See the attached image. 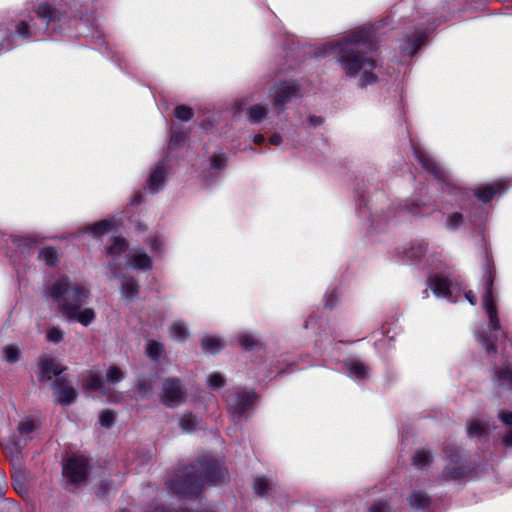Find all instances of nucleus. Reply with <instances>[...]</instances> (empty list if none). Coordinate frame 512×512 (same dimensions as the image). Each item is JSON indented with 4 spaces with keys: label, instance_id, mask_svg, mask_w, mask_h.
Returning <instances> with one entry per match:
<instances>
[{
    "label": "nucleus",
    "instance_id": "obj_39",
    "mask_svg": "<svg viewBox=\"0 0 512 512\" xmlns=\"http://www.w3.org/2000/svg\"><path fill=\"white\" fill-rule=\"evenodd\" d=\"M239 343L243 348L250 349L256 344V340L248 334H243L239 337Z\"/></svg>",
    "mask_w": 512,
    "mask_h": 512
},
{
    "label": "nucleus",
    "instance_id": "obj_10",
    "mask_svg": "<svg viewBox=\"0 0 512 512\" xmlns=\"http://www.w3.org/2000/svg\"><path fill=\"white\" fill-rule=\"evenodd\" d=\"M430 286L433 293L438 297H447L449 295V282L440 275H434L430 279Z\"/></svg>",
    "mask_w": 512,
    "mask_h": 512
},
{
    "label": "nucleus",
    "instance_id": "obj_50",
    "mask_svg": "<svg viewBox=\"0 0 512 512\" xmlns=\"http://www.w3.org/2000/svg\"><path fill=\"white\" fill-rule=\"evenodd\" d=\"M466 298L468 299V301H469L472 305H474V304H475V302H476V301H475V297H474V295H473V293H472L471 291H470V292H468V293L466 294Z\"/></svg>",
    "mask_w": 512,
    "mask_h": 512
},
{
    "label": "nucleus",
    "instance_id": "obj_31",
    "mask_svg": "<svg viewBox=\"0 0 512 512\" xmlns=\"http://www.w3.org/2000/svg\"><path fill=\"white\" fill-rule=\"evenodd\" d=\"M180 426L186 432L192 431L196 426V419L192 415H184L180 419Z\"/></svg>",
    "mask_w": 512,
    "mask_h": 512
},
{
    "label": "nucleus",
    "instance_id": "obj_48",
    "mask_svg": "<svg viewBox=\"0 0 512 512\" xmlns=\"http://www.w3.org/2000/svg\"><path fill=\"white\" fill-rule=\"evenodd\" d=\"M270 142L274 145H279L281 143V137L279 135H274L270 138Z\"/></svg>",
    "mask_w": 512,
    "mask_h": 512
},
{
    "label": "nucleus",
    "instance_id": "obj_2",
    "mask_svg": "<svg viewBox=\"0 0 512 512\" xmlns=\"http://www.w3.org/2000/svg\"><path fill=\"white\" fill-rule=\"evenodd\" d=\"M39 374L38 380L48 384L53 390L56 402L64 404V374L60 360H56L48 354L39 357L38 360Z\"/></svg>",
    "mask_w": 512,
    "mask_h": 512
},
{
    "label": "nucleus",
    "instance_id": "obj_4",
    "mask_svg": "<svg viewBox=\"0 0 512 512\" xmlns=\"http://www.w3.org/2000/svg\"><path fill=\"white\" fill-rule=\"evenodd\" d=\"M88 463L83 456H73L66 461V479L78 483L86 479Z\"/></svg>",
    "mask_w": 512,
    "mask_h": 512
},
{
    "label": "nucleus",
    "instance_id": "obj_7",
    "mask_svg": "<svg viewBox=\"0 0 512 512\" xmlns=\"http://www.w3.org/2000/svg\"><path fill=\"white\" fill-rule=\"evenodd\" d=\"M491 284H492V281H490L489 287L487 288V291L484 295L483 304H484L486 313L489 316L491 327L494 330H499L500 329V321L497 317L496 306L493 302Z\"/></svg>",
    "mask_w": 512,
    "mask_h": 512
},
{
    "label": "nucleus",
    "instance_id": "obj_22",
    "mask_svg": "<svg viewBox=\"0 0 512 512\" xmlns=\"http://www.w3.org/2000/svg\"><path fill=\"white\" fill-rule=\"evenodd\" d=\"M249 119L254 122L258 123L261 121L264 116L266 115V109L262 105H254L248 110Z\"/></svg>",
    "mask_w": 512,
    "mask_h": 512
},
{
    "label": "nucleus",
    "instance_id": "obj_32",
    "mask_svg": "<svg viewBox=\"0 0 512 512\" xmlns=\"http://www.w3.org/2000/svg\"><path fill=\"white\" fill-rule=\"evenodd\" d=\"M207 384L212 389H218L223 386L224 379L220 374L213 373L208 376Z\"/></svg>",
    "mask_w": 512,
    "mask_h": 512
},
{
    "label": "nucleus",
    "instance_id": "obj_30",
    "mask_svg": "<svg viewBox=\"0 0 512 512\" xmlns=\"http://www.w3.org/2000/svg\"><path fill=\"white\" fill-rule=\"evenodd\" d=\"M175 116L182 121H188L192 118L193 112L187 106H178L175 109Z\"/></svg>",
    "mask_w": 512,
    "mask_h": 512
},
{
    "label": "nucleus",
    "instance_id": "obj_29",
    "mask_svg": "<svg viewBox=\"0 0 512 512\" xmlns=\"http://www.w3.org/2000/svg\"><path fill=\"white\" fill-rule=\"evenodd\" d=\"M351 375H353L356 378H362L366 375V368L365 366L360 362H353L348 367Z\"/></svg>",
    "mask_w": 512,
    "mask_h": 512
},
{
    "label": "nucleus",
    "instance_id": "obj_24",
    "mask_svg": "<svg viewBox=\"0 0 512 512\" xmlns=\"http://www.w3.org/2000/svg\"><path fill=\"white\" fill-rule=\"evenodd\" d=\"M147 354L151 359H157L163 352V345L156 341H149L147 343Z\"/></svg>",
    "mask_w": 512,
    "mask_h": 512
},
{
    "label": "nucleus",
    "instance_id": "obj_49",
    "mask_svg": "<svg viewBox=\"0 0 512 512\" xmlns=\"http://www.w3.org/2000/svg\"><path fill=\"white\" fill-rule=\"evenodd\" d=\"M241 396H237L233 399H230V405L233 406V405H240L241 404Z\"/></svg>",
    "mask_w": 512,
    "mask_h": 512
},
{
    "label": "nucleus",
    "instance_id": "obj_44",
    "mask_svg": "<svg viewBox=\"0 0 512 512\" xmlns=\"http://www.w3.org/2000/svg\"><path fill=\"white\" fill-rule=\"evenodd\" d=\"M225 161L226 159L224 155H214L211 159V164L215 168H221L224 165Z\"/></svg>",
    "mask_w": 512,
    "mask_h": 512
},
{
    "label": "nucleus",
    "instance_id": "obj_16",
    "mask_svg": "<svg viewBox=\"0 0 512 512\" xmlns=\"http://www.w3.org/2000/svg\"><path fill=\"white\" fill-rule=\"evenodd\" d=\"M203 350L209 353H216L222 347L221 341L214 336H206L202 340Z\"/></svg>",
    "mask_w": 512,
    "mask_h": 512
},
{
    "label": "nucleus",
    "instance_id": "obj_41",
    "mask_svg": "<svg viewBox=\"0 0 512 512\" xmlns=\"http://www.w3.org/2000/svg\"><path fill=\"white\" fill-rule=\"evenodd\" d=\"M448 226L450 228H456L462 223V215L459 213H453L448 217Z\"/></svg>",
    "mask_w": 512,
    "mask_h": 512
},
{
    "label": "nucleus",
    "instance_id": "obj_1",
    "mask_svg": "<svg viewBox=\"0 0 512 512\" xmlns=\"http://www.w3.org/2000/svg\"><path fill=\"white\" fill-rule=\"evenodd\" d=\"M363 43L361 36H353L338 44H329L328 48L335 55L347 75L360 78L363 86L374 83L375 76L371 73L374 62L363 57Z\"/></svg>",
    "mask_w": 512,
    "mask_h": 512
},
{
    "label": "nucleus",
    "instance_id": "obj_6",
    "mask_svg": "<svg viewBox=\"0 0 512 512\" xmlns=\"http://www.w3.org/2000/svg\"><path fill=\"white\" fill-rule=\"evenodd\" d=\"M296 95V89L293 84L283 83L273 89L274 104L282 106Z\"/></svg>",
    "mask_w": 512,
    "mask_h": 512
},
{
    "label": "nucleus",
    "instance_id": "obj_36",
    "mask_svg": "<svg viewBox=\"0 0 512 512\" xmlns=\"http://www.w3.org/2000/svg\"><path fill=\"white\" fill-rule=\"evenodd\" d=\"M420 161L425 169H427L428 171L437 176L439 175V169L437 167V164L433 160L427 157H420Z\"/></svg>",
    "mask_w": 512,
    "mask_h": 512
},
{
    "label": "nucleus",
    "instance_id": "obj_47",
    "mask_svg": "<svg viewBox=\"0 0 512 512\" xmlns=\"http://www.w3.org/2000/svg\"><path fill=\"white\" fill-rule=\"evenodd\" d=\"M504 443L507 446H512V431L505 436Z\"/></svg>",
    "mask_w": 512,
    "mask_h": 512
},
{
    "label": "nucleus",
    "instance_id": "obj_27",
    "mask_svg": "<svg viewBox=\"0 0 512 512\" xmlns=\"http://www.w3.org/2000/svg\"><path fill=\"white\" fill-rule=\"evenodd\" d=\"M122 294L125 298H132L137 294V285L132 280H126L122 286Z\"/></svg>",
    "mask_w": 512,
    "mask_h": 512
},
{
    "label": "nucleus",
    "instance_id": "obj_46",
    "mask_svg": "<svg viewBox=\"0 0 512 512\" xmlns=\"http://www.w3.org/2000/svg\"><path fill=\"white\" fill-rule=\"evenodd\" d=\"M501 421L506 425H512V412H502L500 414Z\"/></svg>",
    "mask_w": 512,
    "mask_h": 512
},
{
    "label": "nucleus",
    "instance_id": "obj_11",
    "mask_svg": "<svg viewBox=\"0 0 512 512\" xmlns=\"http://www.w3.org/2000/svg\"><path fill=\"white\" fill-rule=\"evenodd\" d=\"M1 445L6 455L11 456L13 459L18 458V455L22 450V445L18 440H16L15 436L3 438Z\"/></svg>",
    "mask_w": 512,
    "mask_h": 512
},
{
    "label": "nucleus",
    "instance_id": "obj_19",
    "mask_svg": "<svg viewBox=\"0 0 512 512\" xmlns=\"http://www.w3.org/2000/svg\"><path fill=\"white\" fill-rule=\"evenodd\" d=\"M409 502L415 508H424L428 505L429 498L423 492H413L409 497Z\"/></svg>",
    "mask_w": 512,
    "mask_h": 512
},
{
    "label": "nucleus",
    "instance_id": "obj_20",
    "mask_svg": "<svg viewBox=\"0 0 512 512\" xmlns=\"http://www.w3.org/2000/svg\"><path fill=\"white\" fill-rule=\"evenodd\" d=\"M431 461V455L426 450H419L413 456V465L417 468H423Z\"/></svg>",
    "mask_w": 512,
    "mask_h": 512
},
{
    "label": "nucleus",
    "instance_id": "obj_12",
    "mask_svg": "<svg viewBox=\"0 0 512 512\" xmlns=\"http://www.w3.org/2000/svg\"><path fill=\"white\" fill-rule=\"evenodd\" d=\"M49 296L58 304L60 311L64 309V281L58 279L49 290Z\"/></svg>",
    "mask_w": 512,
    "mask_h": 512
},
{
    "label": "nucleus",
    "instance_id": "obj_25",
    "mask_svg": "<svg viewBox=\"0 0 512 512\" xmlns=\"http://www.w3.org/2000/svg\"><path fill=\"white\" fill-rule=\"evenodd\" d=\"M13 242L17 244L19 247H32L35 246L38 243V240L36 237L28 235L25 237H13Z\"/></svg>",
    "mask_w": 512,
    "mask_h": 512
},
{
    "label": "nucleus",
    "instance_id": "obj_9",
    "mask_svg": "<svg viewBox=\"0 0 512 512\" xmlns=\"http://www.w3.org/2000/svg\"><path fill=\"white\" fill-rule=\"evenodd\" d=\"M502 189H504V184L501 181H497L477 189L475 196L482 202H489Z\"/></svg>",
    "mask_w": 512,
    "mask_h": 512
},
{
    "label": "nucleus",
    "instance_id": "obj_14",
    "mask_svg": "<svg viewBox=\"0 0 512 512\" xmlns=\"http://www.w3.org/2000/svg\"><path fill=\"white\" fill-rule=\"evenodd\" d=\"M39 258L45 262V264L53 266L59 261V253L52 247L44 248L39 253Z\"/></svg>",
    "mask_w": 512,
    "mask_h": 512
},
{
    "label": "nucleus",
    "instance_id": "obj_38",
    "mask_svg": "<svg viewBox=\"0 0 512 512\" xmlns=\"http://www.w3.org/2000/svg\"><path fill=\"white\" fill-rule=\"evenodd\" d=\"M47 340L49 342L58 343L62 340V331L58 328H51L47 332Z\"/></svg>",
    "mask_w": 512,
    "mask_h": 512
},
{
    "label": "nucleus",
    "instance_id": "obj_13",
    "mask_svg": "<svg viewBox=\"0 0 512 512\" xmlns=\"http://www.w3.org/2000/svg\"><path fill=\"white\" fill-rule=\"evenodd\" d=\"M169 333L171 338L180 342L185 341L189 337L188 328L181 321L174 322L169 328Z\"/></svg>",
    "mask_w": 512,
    "mask_h": 512
},
{
    "label": "nucleus",
    "instance_id": "obj_33",
    "mask_svg": "<svg viewBox=\"0 0 512 512\" xmlns=\"http://www.w3.org/2000/svg\"><path fill=\"white\" fill-rule=\"evenodd\" d=\"M115 419L114 413L110 410L103 411L99 416L100 424L103 427L109 428Z\"/></svg>",
    "mask_w": 512,
    "mask_h": 512
},
{
    "label": "nucleus",
    "instance_id": "obj_40",
    "mask_svg": "<svg viewBox=\"0 0 512 512\" xmlns=\"http://www.w3.org/2000/svg\"><path fill=\"white\" fill-rule=\"evenodd\" d=\"M484 430H485L484 424L481 422H478V421L473 422L468 427V433L470 435H480Z\"/></svg>",
    "mask_w": 512,
    "mask_h": 512
},
{
    "label": "nucleus",
    "instance_id": "obj_37",
    "mask_svg": "<svg viewBox=\"0 0 512 512\" xmlns=\"http://www.w3.org/2000/svg\"><path fill=\"white\" fill-rule=\"evenodd\" d=\"M35 429V424L33 421H23L18 424V431L22 435H28L33 432Z\"/></svg>",
    "mask_w": 512,
    "mask_h": 512
},
{
    "label": "nucleus",
    "instance_id": "obj_15",
    "mask_svg": "<svg viewBox=\"0 0 512 512\" xmlns=\"http://www.w3.org/2000/svg\"><path fill=\"white\" fill-rule=\"evenodd\" d=\"M124 377L123 371L117 366H110L105 375V382L108 384H116L120 382Z\"/></svg>",
    "mask_w": 512,
    "mask_h": 512
},
{
    "label": "nucleus",
    "instance_id": "obj_43",
    "mask_svg": "<svg viewBox=\"0 0 512 512\" xmlns=\"http://www.w3.org/2000/svg\"><path fill=\"white\" fill-rule=\"evenodd\" d=\"M16 31H17V33L19 35H21L24 38H28L29 37L28 24L26 22H24V21L20 22L16 26Z\"/></svg>",
    "mask_w": 512,
    "mask_h": 512
},
{
    "label": "nucleus",
    "instance_id": "obj_42",
    "mask_svg": "<svg viewBox=\"0 0 512 512\" xmlns=\"http://www.w3.org/2000/svg\"><path fill=\"white\" fill-rule=\"evenodd\" d=\"M389 506L385 502H376L368 510V512H389Z\"/></svg>",
    "mask_w": 512,
    "mask_h": 512
},
{
    "label": "nucleus",
    "instance_id": "obj_23",
    "mask_svg": "<svg viewBox=\"0 0 512 512\" xmlns=\"http://www.w3.org/2000/svg\"><path fill=\"white\" fill-rule=\"evenodd\" d=\"M85 386L89 390H99L104 393V382L96 375H90L85 382Z\"/></svg>",
    "mask_w": 512,
    "mask_h": 512
},
{
    "label": "nucleus",
    "instance_id": "obj_5",
    "mask_svg": "<svg viewBox=\"0 0 512 512\" xmlns=\"http://www.w3.org/2000/svg\"><path fill=\"white\" fill-rule=\"evenodd\" d=\"M161 399L167 406H175L184 399V393L178 379L169 378L163 383Z\"/></svg>",
    "mask_w": 512,
    "mask_h": 512
},
{
    "label": "nucleus",
    "instance_id": "obj_17",
    "mask_svg": "<svg viewBox=\"0 0 512 512\" xmlns=\"http://www.w3.org/2000/svg\"><path fill=\"white\" fill-rule=\"evenodd\" d=\"M132 267L137 269H147L150 268L151 262L150 258L145 254L141 252H136L132 256Z\"/></svg>",
    "mask_w": 512,
    "mask_h": 512
},
{
    "label": "nucleus",
    "instance_id": "obj_45",
    "mask_svg": "<svg viewBox=\"0 0 512 512\" xmlns=\"http://www.w3.org/2000/svg\"><path fill=\"white\" fill-rule=\"evenodd\" d=\"M65 397H66V405L70 404L76 398L75 390L66 386Z\"/></svg>",
    "mask_w": 512,
    "mask_h": 512
},
{
    "label": "nucleus",
    "instance_id": "obj_26",
    "mask_svg": "<svg viewBox=\"0 0 512 512\" xmlns=\"http://www.w3.org/2000/svg\"><path fill=\"white\" fill-rule=\"evenodd\" d=\"M126 249L125 240L122 238H115L113 244L108 248V253L111 255H117L124 252Z\"/></svg>",
    "mask_w": 512,
    "mask_h": 512
},
{
    "label": "nucleus",
    "instance_id": "obj_51",
    "mask_svg": "<svg viewBox=\"0 0 512 512\" xmlns=\"http://www.w3.org/2000/svg\"><path fill=\"white\" fill-rule=\"evenodd\" d=\"M264 141V137L262 135H257L254 137V142L255 143H261Z\"/></svg>",
    "mask_w": 512,
    "mask_h": 512
},
{
    "label": "nucleus",
    "instance_id": "obj_34",
    "mask_svg": "<svg viewBox=\"0 0 512 512\" xmlns=\"http://www.w3.org/2000/svg\"><path fill=\"white\" fill-rule=\"evenodd\" d=\"M113 226H114V224L112 221L104 220V221L96 223L93 226L92 230L95 234H102V233H105V232L109 231L110 229H112Z\"/></svg>",
    "mask_w": 512,
    "mask_h": 512
},
{
    "label": "nucleus",
    "instance_id": "obj_18",
    "mask_svg": "<svg viewBox=\"0 0 512 512\" xmlns=\"http://www.w3.org/2000/svg\"><path fill=\"white\" fill-rule=\"evenodd\" d=\"M59 11L54 9L49 4H41L37 9V15L40 18H48L49 20H56L59 15Z\"/></svg>",
    "mask_w": 512,
    "mask_h": 512
},
{
    "label": "nucleus",
    "instance_id": "obj_35",
    "mask_svg": "<svg viewBox=\"0 0 512 512\" xmlns=\"http://www.w3.org/2000/svg\"><path fill=\"white\" fill-rule=\"evenodd\" d=\"M254 490L262 496L269 490V483L264 478H257L254 482Z\"/></svg>",
    "mask_w": 512,
    "mask_h": 512
},
{
    "label": "nucleus",
    "instance_id": "obj_21",
    "mask_svg": "<svg viewBox=\"0 0 512 512\" xmlns=\"http://www.w3.org/2000/svg\"><path fill=\"white\" fill-rule=\"evenodd\" d=\"M163 181H164V175H163L162 169L156 168L154 170V172L150 175L149 182H148L149 188L152 191H156L162 185Z\"/></svg>",
    "mask_w": 512,
    "mask_h": 512
},
{
    "label": "nucleus",
    "instance_id": "obj_8",
    "mask_svg": "<svg viewBox=\"0 0 512 512\" xmlns=\"http://www.w3.org/2000/svg\"><path fill=\"white\" fill-rule=\"evenodd\" d=\"M12 480L14 489L20 495L27 494V482L29 480V476L25 470L21 469L20 467H14L12 472Z\"/></svg>",
    "mask_w": 512,
    "mask_h": 512
},
{
    "label": "nucleus",
    "instance_id": "obj_28",
    "mask_svg": "<svg viewBox=\"0 0 512 512\" xmlns=\"http://www.w3.org/2000/svg\"><path fill=\"white\" fill-rule=\"evenodd\" d=\"M5 360L9 363H15L19 360V350L16 346L9 345L4 349Z\"/></svg>",
    "mask_w": 512,
    "mask_h": 512
},
{
    "label": "nucleus",
    "instance_id": "obj_3",
    "mask_svg": "<svg viewBox=\"0 0 512 512\" xmlns=\"http://www.w3.org/2000/svg\"><path fill=\"white\" fill-rule=\"evenodd\" d=\"M88 291L84 287L77 285H66V319L79 322L87 326L95 318L93 309L80 308V304L87 298Z\"/></svg>",
    "mask_w": 512,
    "mask_h": 512
},
{
    "label": "nucleus",
    "instance_id": "obj_52",
    "mask_svg": "<svg viewBox=\"0 0 512 512\" xmlns=\"http://www.w3.org/2000/svg\"><path fill=\"white\" fill-rule=\"evenodd\" d=\"M490 348H491L490 345L487 344V351H490Z\"/></svg>",
    "mask_w": 512,
    "mask_h": 512
}]
</instances>
